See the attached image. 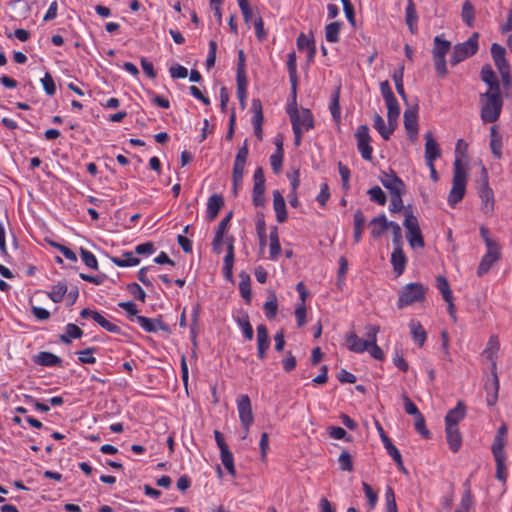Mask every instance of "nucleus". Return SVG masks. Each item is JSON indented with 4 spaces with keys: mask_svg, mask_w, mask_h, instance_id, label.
<instances>
[{
    "mask_svg": "<svg viewBox=\"0 0 512 512\" xmlns=\"http://www.w3.org/2000/svg\"><path fill=\"white\" fill-rule=\"evenodd\" d=\"M480 181L481 185L478 194L482 202L481 210L485 215L490 216L494 211V193L489 187L488 172L484 166L481 168Z\"/></svg>",
    "mask_w": 512,
    "mask_h": 512,
    "instance_id": "6",
    "label": "nucleus"
},
{
    "mask_svg": "<svg viewBox=\"0 0 512 512\" xmlns=\"http://www.w3.org/2000/svg\"><path fill=\"white\" fill-rule=\"evenodd\" d=\"M111 261L118 267H131L140 263V259L135 257L132 252H124L122 257H112Z\"/></svg>",
    "mask_w": 512,
    "mask_h": 512,
    "instance_id": "33",
    "label": "nucleus"
},
{
    "mask_svg": "<svg viewBox=\"0 0 512 512\" xmlns=\"http://www.w3.org/2000/svg\"><path fill=\"white\" fill-rule=\"evenodd\" d=\"M375 425H376L377 431L379 432L381 440H382V442L384 444V447L387 450V453L391 457L397 456V454L400 453V451L396 448V446L393 445V443L391 442L390 438L385 434L384 429L381 426V424L378 421H375Z\"/></svg>",
    "mask_w": 512,
    "mask_h": 512,
    "instance_id": "36",
    "label": "nucleus"
},
{
    "mask_svg": "<svg viewBox=\"0 0 512 512\" xmlns=\"http://www.w3.org/2000/svg\"><path fill=\"white\" fill-rule=\"evenodd\" d=\"M481 111L480 117L483 123L496 122L501 114L503 100L501 92H485L480 94Z\"/></svg>",
    "mask_w": 512,
    "mask_h": 512,
    "instance_id": "2",
    "label": "nucleus"
},
{
    "mask_svg": "<svg viewBox=\"0 0 512 512\" xmlns=\"http://www.w3.org/2000/svg\"><path fill=\"white\" fill-rule=\"evenodd\" d=\"M466 414L465 405L462 402H459L455 408L448 411L445 416V424L451 426H457L459 421H461Z\"/></svg>",
    "mask_w": 512,
    "mask_h": 512,
    "instance_id": "26",
    "label": "nucleus"
},
{
    "mask_svg": "<svg viewBox=\"0 0 512 512\" xmlns=\"http://www.w3.org/2000/svg\"><path fill=\"white\" fill-rule=\"evenodd\" d=\"M128 292L137 300L144 302L146 293L142 287L137 283H130L127 285Z\"/></svg>",
    "mask_w": 512,
    "mask_h": 512,
    "instance_id": "59",
    "label": "nucleus"
},
{
    "mask_svg": "<svg viewBox=\"0 0 512 512\" xmlns=\"http://www.w3.org/2000/svg\"><path fill=\"white\" fill-rule=\"evenodd\" d=\"M468 144L459 139L455 147V160L453 163V181L452 188L448 196V202L454 206L460 202L465 194L467 174L464 169L463 161L467 158Z\"/></svg>",
    "mask_w": 512,
    "mask_h": 512,
    "instance_id": "1",
    "label": "nucleus"
},
{
    "mask_svg": "<svg viewBox=\"0 0 512 512\" xmlns=\"http://www.w3.org/2000/svg\"><path fill=\"white\" fill-rule=\"evenodd\" d=\"M434 47L432 50L433 57H445L447 53L451 49V42L442 38V36L437 35L434 38Z\"/></svg>",
    "mask_w": 512,
    "mask_h": 512,
    "instance_id": "31",
    "label": "nucleus"
},
{
    "mask_svg": "<svg viewBox=\"0 0 512 512\" xmlns=\"http://www.w3.org/2000/svg\"><path fill=\"white\" fill-rule=\"evenodd\" d=\"M237 81V96L241 103L242 108L245 107V100L247 96V77L236 78Z\"/></svg>",
    "mask_w": 512,
    "mask_h": 512,
    "instance_id": "52",
    "label": "nucleus"
},
{
    "mask_svg": "<svg viewBox=\"0 0 512 512\" xmlns=\"http://www.w3.org/2000/svg\"><path fill=\"white\" fill-rule=\"evenodd\" d=\"M269 238H270V251H269L270 259L276 260L277 257L281 253V245H280V241H279L277 227L272 228V230L270 231Z\"/></svg>",
    "mask_w": 512,
    "mask_h": 512,
    "instance_id": "35",
    "label": "nucleus"
},
{
    "mask_svg": "<svg viewBox=\"0 0 512 512\" xmlns=\"http://www.w3.org/2000/svg\"><path fill=\"white\" fill-rule=\"evenodd\" d=\"M480 76L481 80L485 82L489 87L487 92H501L497 76L489 64H486L482 67Z\"/></svg>",
    "mask_w": 512,
    "mask_h": 512,
    "instance_id": "20",
    "label": "nucleus"
},
{
    "mask_svg": "<svg viewBox=\"0 0 512 512\" xmlns=\"http://www.w3.org/2000/svg\"><path fill=\"white\" fill-rule=\"evenodd\" d=\"M409 328L415 343L422 347L427 339V333L421 323L412 319L409 322Z\"/></svg>",
    "mask_w": 512,
    "mask_h": 512,
    "instance_id": "28",
    "label": "nucleus"
},
{
    "mask_svg": "<svg viewBox=\"0 0 512 512\" xmlns=\"http://www.w3.org/2000/svg\"><path fill=\"white\" fill-rule=\"evenodd\" d=\"M424 138H425V161H426V164H430L431 162H435V160L441 156V149L431 131L426 132L424 135Z\"/></svg>",
    "mask_w": 512,
    "mask_h": 512,
    "instance_id": "15",
    "label": "nucleus"
},
{
    "mask_svg": "<svg viewBox=\"0 0 512 512\" xmlns=\"http://www.w3.org/2000/svg\"><path fill=\"white\" fill-rule=\"evenodd\" d=\"M478 39L479 33L474 32L467 41L456 44L450 58L451 65H457L466 58L476 54L478 51Z\"/></svg>",
    "mask_w": 512,
    "mask_h": 512,
    "instance_id": "5",
    "label": "nucleus"
},
{
    "mask_svg": "<svg viewBox=\"0 0 512 512\" xmlns=\"http://www.w3.org/2000/svg\"><path fill=\"white\" fill-rule=\"evenodd\" d=\"M367 193L369 194L371 201L382 206L386 204L387 197L379 186L372 187Z\"/></svg>",
    "mask_w": 512,
    "mask_h": 512,
    "instance_id": "51",
    "label": "nucleus"
},
{
    "mask_svg": "<svg viewBox=\"0 0 512 512\" xmlns=\"http://www.w3.org/2000/svg\"><path fill=\"white\" fill-rule=\"evenodd\" d=\"M265 315L268 319L275 318L278 310V301L275 293L269 295V300L263 306Z\"/></svg>",
    "mask_w": 512,
    "mask_h": 512,
    "instance_id": "45",
    "label": "nucleus"
},
{
    "mask_svg": "<svg viewBox=\"0 0 512 512\" xmlns=\"http://www.w3.org/2000/svg\"><path fill=\"white\" fill-rule=\"evenodd\" d=\"M341 29V23L332 22L325 28V37L328 42L336 43L339 41V33Z\"/></svg>",
    "mask_w": 512,
    "mask_h": 512,
    "instance_id": "43",
    "label": "nucleus"
},
{
    "mask_svg": "<svg viewBox=\"0 0 512 512\" xmlns=\"http://www.w3.org/2000/svg\"><path fill=\"white\" fill-rule=\"evenodd\" d=\"M35 362L41 366L54 367L60 366L62 359L51 352L42 351L36 356Z\"/></svg>",
    "mask_w": 512,
    "mask_h": 512,
    "instance_id": "29",
    "label": "nucleus"
},
{
    "mask_svg": "<svg viewBox=\"0 0 512 512\" xmlns=\"http://www.w3.org/2000/svg\"><path fill=\"white\" fill-rule=\"evenodd\" d=\"M380 181L390 194L404 193L405 184L394 172H383Z\"/></svg>",
    "mask_w": 512,
    "mask_h": 512,
    "instance_id": "14",
    "label": "nucleus"
},
{
    "mask_svg": "<svg viewBox=\"0 0 512 512\" xmlns=\"http://www.w3.org/2000/svg\"><path fill=\"white\" fill-rule=\"evenodd\" d=\"M506 438L494 437L493 444L491 447L492 454L494 457H506L505 453Z\"/></svg>",
    "mask_w": 512,
    "mask_h": 512,
    "instance_id": "49",
    "label": "nucleus"
},
{
    "mask_svg": "<svg viewBox=\"0 0 512 512\" xmlns=\"http://www.w3.org/2000/svg\"><path fill=\"white\" fill-rule=\"evenodd\" d=\"M390 222L391 221H388L384 214H381L373 218L369 222L371 236L374 239L379 238L387 229H389Z\"/></svg>",
    "mask_w": 512,
    "mask_h": 512,
    "instance_id": "21",
    "label": "nucleus"
},
{
    "mask_svg": "<svg viewBox=\"0 0 512 512\" xmlns=\"http://www.w3.org/2000/svg\"><path fill=\"white\" fill-rule=\"evenodd\" d=\"M373 127L378 131L384 140H389L396 126H386L384 119L378 113L373 116Z\"/></svg>",
    "mask_w": 512,
    "mask_h": 512,
    "instance_id": "27",
    "label": "nucleus"
},
{
    "mask_svg": "<svg viewBox=\"0 0 512 512\" xmlns=\"http://www.w3.org/2000/svg\"><path fill=\"white\" fill-rule=\"evenodd\" d=\"M340 88L338 87L331 96L330 112L334 121L339 124L341 120V109L339 104Z\"/></svg>",
    "mask_w": 512,
    "mask_h": 512,
    "instance_id": "37",
    "label": "nucleus"
},
{
    "mask_svg": "<svg viewBox=\"0 0 512 512\" xmlns=\"http://www.w3.org/2000/svg\"><path fill=\"white\" fill-rule=\"evenodd\" d=\"M496 463V478L502 482L506 481L507 473L505 460L506 457H494Z\"/></svg>",
    "mask_w": 512,
    "mask_h": 512,
    "instance_id": "56",
    "label": "nucleus"
},
{
    "mask_svg": "<svg viewBox=\"0 0 512 512\" xmlns=\"http://www.w3.org/2000/svg\"><path fill=\"white\" fill-rule=\"evenodd\" d=\"M362 485H363V490H364L365 496L367 497L368 502H369V507H370V509H373L375 507L377 499H378L377 493L371 488V486L368 483L363 482Z\"/></svg>",
    "mask_w": 512,
    "mask_h": 512,
    "instance_id": "64",
    "label": "nucleus"
},
{
    "mask_svg": "<svg viewBox=\"0 0 512 512\" xmlns=\"http://www.w3.org/2000/svg\"><path fill=\"white\" fill-rule=\"evenodd\" d=\"M436 287L442 294L444 301H449L453 297L449 283L444 276L439 275L436 277Z\"/></svg>",
    "mask_w": 512,
    "mask_h": 512,
    "instance_id": "44",
    "label": "nucleus"
},
{
    "mask_svg": "<svg viewBox=\"0 0 512 512\" xmlns=\"http://www.w3.org/2000/svg\"><path fill=\"white\" fill-rule=\"evenodd\" d=\"M287 67H288V71H289L292 93L295 96L296 95V87H297V70H296L295 54H293V53L289 54Z\"/></svg>",
    "mask_w": 512,
    "mask_h": 512,
    "instance_id": "41",
    "label": "nucleus"
},
{
    "mask_svg": "<svg viewBox=\"0 0 512 512\" xmlns=\"http://www.w3.org/2000/svg\"><path fill=\"white\" fill-rule=\"evenodd\" d=\"M237 408L241 425L248 432L254 420L251 401L248 395L243 394L238 397Z\"/></svg>",
    "mask_w": 512,
    "mask_h": 512,
    "instance_id": "9",
    "label": "nucleus"
},
{
    "mask_svg": "<svg viewBox=\"0 0 512 512\" xmlns=\"http://www.w3.org/2000/svg\"><path fill=\"white\" fill-rule=\"evenodd\" d=\"M287 113L289 114L292 128H294V122L298 124L299 128L303 129V132L314 127L313 116L309 109L302 108L298 110L296 106H289Z\"/></svg>",
    "mask_w": 512,
    "mask_h": 512,
    "instance_id": "7",
    "label": "nucleus"
},
{
    "mask_svg": "<svg viewBox=\"0 0 512 512\" xmlns=\"http://www.w3.org/2000/svg\"><path fill=\"white\" fill-rule=\"evenodd\" d=\"M238 325L242 328L244 337L247 340H252L254 336V331L252 325L250 324L248 315H244L241 318H237Z\"/></svg>",
    "mask_w": 512,
    "mask_h": 512,
    "instance_id": "50",
    "label": "nucleus"
},
{
    "mask_svg": "<svg viewBox=\"0 0 512 512\" xmlns=\"http://www.w3.org/2000/svg\"><path fill=\"white\" fill-rule=\"evenodd\" d=\"M403 75H404V66L401 65L397 70L393 73V81L395 83L396 91L400 95V97L407 102V95L404 90L403 85Z\"/></svg>",
    "mask_w": 512,
    "mask_h": 512,
    "instance_id": "38",
    "label": "nucleus"
},
{
    "mask_svg": "<svg viewBox=\"0 0 512 512\" xmlns=\"http://www.w3.org/2000/svg\"><path fill=\"white\" fill-rule=\"evenodd\" d=\"M434 60V66L437 72V75L441 78H444L447 73V67H446V58L445 57H433Z\"/></svg>",
    "mask_w": 512,
    "mask_h": 512,
    "instance_id": "63",
    "label": "nucleus"
},
{
    "mask_svg": "<svg viewBox=\"0 0 512 512\" xmlns=\"http://www.w3.org/2000/svg\"><path fill=\"white\" fill-rule=\"evenodd\" d=\"M347 348L355 353H363L368 350V346L364 339L359 338L355 333L346 336Z\"/></svg>",
    "mask_w": 512,
    "mask_h": 512,
    "instance_id": "30",
    "label": "nucleus"
},
{
    "mask_svg": "<svg viewBox=\"0 0 512 512\" xmlns=\"http://www.w3.org/2000/svg\"><path fill=\"white\" fill-rule=\"evenodd\" d=\"M247 157H248V145H247V141H245L244 145L238 149V152L235 156L233 170H232L233 182L242 181Z\"/></svg>",
    "mask_w": 512,
    "mask_h": 512,
    "instance_id": "11",
    "label": "nucleus"
},
{
    "mask_svg": "<svg viewBox=\"0 0 512 512\" xmlns=\"http://www.w3.org/2000/svg\"><path fill=\"white\" fill-rule=\"evenodd\" d=\"M428 288L420 282L408 283L399 291L397 307L403 309L415 303H421L426 299Z\"/></svg>",
    "mask_w": 512,
    "mask_h": 512,
    "instance_id": "3",
    "label": "nucleus"
},
{
    "mask_svg": "<svg viewBox=\"0 0 512 512\" xmlns=\"http://www.w3.org/2000/svg\"><path fill=\"white\" fill-rule=\"evenodd\" d=\"M389 228L392 230L393 234V244L394 248L402 247L403 240H402V233H401V227L398 223L391 221L389 223Z\"/></svg>",
    "mask_w": 512,
    "mask_h": 512,
    "instance_id": "58",
    "label": "nucleus"
},
{
    "mask_svg": "<svg viewBox=\"0 0 512 512\" xmlns=\"http://www.w3.org/2000/svg\"><path fill=\"white\" fill-rule=\"evenodd\" d=\"M270 346L268 330L264 324L257 326V355L263 360L266 358L267 350Z\"/></svg>",
    "mask_w": 512,
    "mask_h": 512,
    "instance_id": "16",
    "label": "nucleus"
},
{
    "mask_svg": "<svg viewBox=\"0 0 512 512\" xmlns=\"http://www.w3.org/2000/svg\"><path fill=\"white\" fill-rule=\"evenodd\" d=\"M500 348L499 339L496 335H491L483 355L491 363V370H497V353Z\"/></svg>",
    "mask_w": 512,
    "mask_h": 512,
    "instance_id": "18",
    "label": "nucleus"
},
{
    "mask_svg": "<svg viewBox=\"0 0 512 512\" xmlns=\"http://www.w3.org/2000/svg\"><path fill=\"white\" fill-rule=\"evenodd\" d=\"M80 316L82 318L91 317L97 324H99L103 329L111 332V333H120L121 329L118 325L108 321L105 317H103L98 311L91 310L89 308H85L80 312Z\"/></svg>",
    "mask_w": 512,
    "mask_h": 512,
    "instance_id": "12",
    "label": "nucleus"
},
{
    "mask_svg": "<svg viewBox=\"0 0 512 512\" xmlns=\"http://www.w3.org/2000/svg\"><path fill=\"white\" fill-rule=\"evenodd\" d=\"M254 186L252 191L253 204L256 207H263L265 205V177L261 167H258L254 172Z\"/></svg>",
    "mask_w": 512,
    "mask_h": 512,
    "instance_id": "10",
    "label": "nucleus"
},
{
    "mask_svg": "<svg viewBox=\"0 0 512 512\" xmlns=\"http://www.w3.org/2000/svg\"><path fill=\"white\" fill-rule=\"evenodd\" d=\"M357 149L361 157L366 161L372 160L373 148L371 146V136L367 125H360L355 133Z\"/></svg>",
    "mask_w": 512,
    "mask_h": 512,
    "instance_id": "8",
    "label": "nucleus"
},
{
    "mask_svg": "<svg viewBox=\"0 0 512 512\" xmlns=\"http://www.w3.org/2000/svg\"><path fill=\"white\" fill-rule=\"evenodd\" d=\"M406 263L407 258L403 252L402 247L394 248L391 254V264L397 276H400L404 272Z\"/></svg>",
    "mask_w": 512,
    "mask_h": 512,
    "instance_id": "23",
    "label": "nucleus"
},
{
    "mask_svg": "<svg viewBox=\"0 0 512 512\" xmlns=\"http://www.w3.org/2000/svg\"><path fill=\"white\" fill-rule=\"evenodd\" d=\"M43 88L47 95L52 96L56 92L55 82L52 76L47 72L45 76L41 79Z\"/></svg>",
    "mask_w": 512,
    "mask_h": 512,
    "instance_id": "61",
    "label": "nucleus"
},
{
    "mask_svg": "<svg viewBox=\"0 0 512 512\" xmlns=\"http://www.w3.org/2000/svg\"><path fill=\"white\" fill-rule=\"evenodd\" d=\"M97 350L95 347H88L84 350L78 351L79 361L83 364H94L96 362V358L92 356V354Z\"/></svg>",
    "mask_w": 512,
    "mask_h": 512,
    "instance_id": "55",
    "label": "nucleus"
},
{
    "mask_svg": "<svg viewBox=\"0 0 512 512\" xmlns=\"http://www.w3.org/2000/svg\"><path fill=\"white\" fill-rule=\"evenodd\" d=\"M220 453H221L222 464L227 469L229 474H231L232 476H235L236 470H235V466H234L233 454L231 453V451L229 449H223V451H220Z\"/></svg>",
    "mask_w": 512,
    "mask_h": 512,
    "instance_id": "47",
    "label": "nucleus"
},
{
    "mask_svg": "<svg viewBox=\"0 0 512 512\" xmlns=\"http://www.w3.org/2000/svg\"><path fill=\"white\" fill-rule=\"evenodd\" d=\"M340 468L343 471L351 472L353 470L352 456L346 450H343L338 458Z\"/></svg>",
    "mask_w": 512,
    "mask_h": 512,
    "instance_id": "54",
    "label": "nucleus"
},
{
    "mask_svg": "<svg viewBox=\"0 0 512 512\" xmlns=\"http://www.w3.org/2000/svg\"><path fill=\"white\" fill-rule=\"evenodd\" d=\"M239 291L243 299L247 302H251V285L250 276L246 273L240 274Z\"/></svg>",
    "mask_w": 512,
    "mask_h": 512,
    "instance_id": "39",
    "label": "nucleus"
},
{
    "mask_svg": "<svg viewBox=\"0 0 512 512\" xmlns=\"http://www.w3.org/2000/svg\"><path fill=\"white\" fill-rule=\"evenodd\" d=\"M387 107V119L389 126H397L400 115V106L396 98L385 101Z\"/></svg>",
    "mask_w": 512,
    "mask_h": 512,
    "instance_id": "32",
    "label": "nucleus"
},
{
    "mask_svg": "<svg viewBox=\"0 0 512 512\" xmlns=\"http://www.w3.org/2000/svg\"><path fill=\"white\" fill-rule=\"evenodd\" d=\"M415 429L424 438H426V439L430 438L431 434H430L429 430L426 428L425 419L422 414H419L418 416L415 417Z\"/></svg>",
    "mask_w": 512,
    "mask_h": 512,
    "instance_id": "62",
    "label": "nucleus"
},
{
    "mask_svg": "<svg viewBox=\"0 0 512 512\" xmlns=\"http://www.w3.org/2000/svg\"><path fill=\"white\" fill-rule=\"evenodd\" d=\"M66 332L60 335L61 342L70 344L72 339H79L83 335V331L75 324H67L65 327Z\"/></svg>",
    "mask_w": 512,
    "mask_h": 512,
    "instance_id": "34",
    "label": "nucleus"
},
{
    "mask_svg": "<svg viewBox=\"0 0 512 512\" xmlns=\"http://www.w3.org/2000/svg\"><path fill=\"white\" fill-rule=\"evenodd\" d=\"M224 205V199L221 195H218V194H213L212 196L209 197L208 199V203H207V219L208 221H213L220 209L223 207Z\"/></svg>",
    "mask_w": 512,
    "mask_h": 512,
    "instance_id": "25",
    "label": "nucleus"
},
{
    "mask_svg": "<svg viewBox=\"0 0 512 512\" xmlns=\"http://www.w3.org/2000/svg\"><path fill=\"white\" fill-rule=\"evenodd\" d=\"M492 378L485 383V390L487 392L486 402L489 406H494L498 400L499 379L497 370H491Z\"/></svg>",
    "mask_w": 512,
    "mask_h": 512,
    "instance_id": "17",
    "label": "nucleus"
},
{
    "mask_svg": "<svg viewBox=\"0 0 512 512\" xmlns=\"http://www.w3.org/2000/svg\"><path fill=\"white\" fill-rule=\"evenodd\" d=\"M475 10L470 1H465L462 6L461 17L463 22L468 26L472 27L474 24Z\"/></svg>",
    "mask_w": 512,
    "mask_h": 512,
    "instance_id": "42",
    "label": "nucleus"
},
{
    "mask_svg": "<svg viewBox=\"0 0 512 512\" xmlns=\"http://www.w3.org/2000/svg\"><path fill=\"white\" fill-rule=\"evenodd\" d=\"M403 225L407 230L406 238L411 248H423L425 245L424 238L421 233L418 219L412 211L407 209L405 210Z\"/></svg>",
    "mask_w": 512,
    "mask_h": 512,
    "instance_id": "4",
    "label": "nucleus"
},
{
    "mask_svg": "<svg viewBox=\"0 0 512 512\" xmlns=\"http://www.w3.org/2000/svg\"><path fill=\"white\" fill-rule=\"evenodd\" d=\"M273 208L276 213V219L279 223H284L287 220V211L285 199L280 191L275 190L273 192Z\"/></svg>",
    "mask_w": 512,
    "mask_h": 512,
    "instance_id": "22",
    "label": "nucleus"
},
{
    "mask_svg": "<svg viewBox=\"0 0 512 512\" xmlns=\"http://www.w3.org/2000/svg\"><path fill=\"white\" fill-rule=\"evenodd\" d=\"M80 254H81L82 261L84 262V264L87 267H89L91 269H95V270L98 269V261L93 253H91L90 251H88L84 248H81Z\"/></svg>",
    "mask_w": 512,
    "mask_h": 512,
    "instance_id": "53",
    "label": "nucleus"
},
{
    "mask_svg": "<svg viewBox=\"0 0 512 512\" xmlns=\"http://www.w3.org/2000/svg\"><path fill=\"white\" fill-rule=\"evenodd\" d=\"M500 248H490L482 257L480 264L477 269V275L482 277L494 266V264L500 259Z\"/></svg>",
    "mask_w": 512,
    "mask_h": 512,
    "instance_id": "13",
    "label": "nucleus"
},
{
    "mask_svg": "<svg viewBox=\"0 0 512 512\" xmlns=\"http://www.w3.org/2000/svg\"><path fill=\"white\" fill-rule=\"evenodd\" d=\"M366 329V342L367 346L377 343V334L380 331V327L378 325H367Z\"/></svg>",
    "mask_w": 512,
    "mask_h": 512,
    "instance_id": "57",
    "label": "nucleus"
},
{
    "mask_svg": "<svg viewBox=\"0 0 512 512\" xmlns=\"http://www.w3.org/2000/svg\"><path fill=\"white\" fill-rule=\"evenodd\" d=\"M67 291V284L65 282H58L52 287L51 291L48 293V296L53 302L59 303L63 300Z\"/></svg>",
    "mask_w": 512,
    "mask_h": 512,
    "instance_id": "40",
    "label": "nucleus"
},
{
    "mask_svg": "<svg viewBox=\"0 0 512 512\" xmlns=\"http://www.w3.org/2000/svg\"><path fill=\"white\" fill-rule=\"evenodd\" d=\"M405 12H406V23H407L410 31L412 33H414L415 32L414 25L416 24L418 17H417V12H416V8L413 3V0H408V4H407Z\"/></svg>",
    "mask_w": 512,
    "mask_h": 512,
    "instance_id": "46",
    "label": "nucleus"
},
{
    "mask_svg": "<svg viewBox=\"0 0 512 512\" xmlns=\"http://www.w3.org/2000/svg\"><path fill=\"white\" fill-rule=\"evenodd\" d=\"M446 439L449 448L453 452H457L462 445V437L459 432L458 426L446 425Z\"/></svg>",
    "mask_w": 512,
    "mask_h": 512,
    "instance_id": "24",
    "label": "nucleus"
},
{
    "mask_svg": "<svg viewBox=\"0 0 512 512\" xmlns=\"http://www.w3.org/2000/svg\"><path fill=\"white\" fill-rule=\"evenodd\" d=\"M404 126L411 140H415L418 134V116L416 109H408L404 112Z\"/></svg>",
    "mask_w": 512,
    "mask_h": 512,
    "instance_id": "19",
    "label": "nucleus"
},
{
    "mask_svg": "<svg viewBox=\"0 0 512 512\" xmlns=\"http://www.w3.org/2000/svg\"><path fill=\"white\" fill-rule=\"evenodd\" d=\"M136 320L145 331H147V332H156L157 331L156 320L147 318L145 316H137Z\"/></svg>",
    "mask_w": 512,
    "mask_h": 512,
    "instance_id": "60",
    "label": "nucleus"
},
{
    "mask_svg": "<svg viewBox=\"0 0 512 512\" xmlns=\"http://www.w3.org/2000/svg\"><path fill=\"white\" fill-rule=\"evenodd\" d=\"M251 109L254 113L252 117L253 126L262 125L263 123V112H262V104L259 99H253Z\"/></svg>",
    "mask_w": 512,
    "mask_h": 512,
    "instance_id": "48",
    "label": "nucleus"
}]
</instances>
